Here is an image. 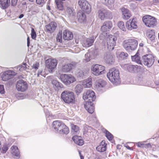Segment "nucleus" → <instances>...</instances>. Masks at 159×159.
<instances>
[{"label":"nucleus","instance_id":"1","mask_svg":"<svg viewBox=\"0 0 159 159\" xmlns=\"http://www.w3.org/2000/svg\"><path fill=\"white\" fill-rule=\"evenodd\" d=\"M120 73L118 70L115 68H111L109 70L107 76L109 80L116 85L120 82Z\"/></svg>","mask_w":159,"mask_h":159},{"label":"nucleus","instance_id":"2","mask_svg":"<svg viewBox=\"0 0 159 159\" xmlns=\"http://www.w3.org/2000/svg\"><path fill=\"white\" fill-rule=\"evenodd\" d=\"M52 125L55 130L59 134H66L69 132L68 128L60 120L53 121Z\"/></svg>","mask_w":159,"mask_h":159},{"label":"nucleus","instance_id":"3","mask_svg":"<svg viewBox=\"0 0 159 159\" xmlns=\"http://www.w3.org/2000/svg\"><path fill=\"white\" fill-rule=\"evenodd\" d=\"M138 43L134 39H130L124 41L123 46L125 49L128 52L135 50L137 48Z\"/></svg>","mask_w":159,"mask_h":159},{"label":"nucleus","instance_id":"4","mask_svg":"<svg viewBox=\"0 0 159 159\" xmlns=\"http://www.w3.org/2000/svg\"><path fill=\"white\" fill-rule=\"evenodd\" d=\"M61 98L65 103L68 104L72 103L75 99L74 93L68 90L63 92L61 94Z\"/></svg>","mask_w":159,"mask_h":159},{"label":"nucleus","instance_id":"5","mask_svg":"<svg viewBox=\"0 0 159 159\" xmlns=\"http://www.w3.org/2000/svg\"><path fill=\"white\" fill-rule=\"evenodd\" d=\"M142 20L145 25L149 27H153L157 25L156 19L154 17L151 16L146 15L144 16Z\"/></svg>","mask_w":159,"mask_h":159},{"label":"nucleus","instance_id":"6","mask_svg":"<svg viewBox=\"0 0 159 159\" xmlns=\"http://www.w3.org/2000/svg\"><path fill=\"white\" fill-rule=\"evenodd\" d=\"M116 40L117 38L116 36L112 35H109L106 39L107 45H104V46L107 47L109 50H112L116 44Z\"/></svg>","mask_w":159,"mask_h":159},{"label":"nucleus","instance_id":"7","mask_svg":"<svg viewBox=\"0 0 159 159\" xmlns=\"http://www.w3.org/2000/svg\"><path fill=\"white\" fill-rule=\"evenodd\" d=\"M154 61V57L152 54H147L142 57L143 62L148 67H151L153 64Z\"/></svg>","mask_w":159,"mask_h":159},{"label":"nucleus","instance_id":"8","mask_svg":"<svg viewBox=\"0 0 159 159\" xmlns=\"http://www.w3.org/2000/svg\"><path fill=\"white\" fill-rule=\"evenodd\" d=\"M83 99L86 102H92L95 100L96 96L95 93L92 90H89L83 93Z\"/></svg>","mask_w":159,"mask_h":159},{"label":"nucleus","instance_id":"9","mask_svg":"<svg viewBox=\"0 0 159 159\" xmlns=\"http://www.w3.org/2000/svg\"><path fill=\"white\" fill-rule=\"evenodd\" d=\"M61 81L66 85L70 84L76 80L75 78L71 75L62 74L60 76Z\"/></svg>","mask_w":159,"mask_h":159},{"label":"nucleus","instance_id":"10","mask_svg":"<svg viewBox=\"0 0 159 159\" xmlns=\"http://www.w3.org/2000/svg\"><path fill=\"white\" fill-rule=\"evenodd\" d=\"M57 64V60L52 58L48 59L45 61L46 66L48 69L49 71L51 72L56 67Z\"/></svg>","mask_w":159,"mask_h":159},{"label":"nucleus","instance_id":"11","mask_svg":"<svg viewBox=\"0 0 159 159\" xmlns=\"http://www.w3.org/2000/svg\"><path fill=\"white\" fill-rule=\"evenodd\" d=\"M93 74L96 76H98L104 74L105 72V67L102 65L96 64L92 67Z\"/></svg>","mask_w":159,"mask_h":159},{"label":"nucleus","instance_id":"12","mask_svg":"<svg viewBox=\"0 0 159 159\" xmlns=\"http://www.w3.org/2000/svg\"><path fill=\"white\" fill-rule=\"evenodd\" d=\"M78 4L80 8L85 12L89 13L91 11L89 4L86 0H79Z\"/></svg>","mask_w":159,"mask_h":159},{"label":"nucleus","instance_id":"13","mask_svg":"<svg viewBox=\"0 0 159 159\" xmlns=\"http://www.w3.org/2000/svg\"><path fill=\"white\" fill-rule=\"evenodd\" d=\"M16 88L18 91L23 92L27 89L28 84L26 81L20 80L17 82Z\"/></svg>","mask_w":159,"mask_h":159},{"label":"nucleus","instance_id":"14","mask_svg":"<svg viewBox=\"0 0 159 159\" xmlns=\"http://www.w3.org/2000/svg\"><path fill=\"white\" fill-rule=\"evenodd\" d=\"M16 73L14 71L8 70L5 71L3 74L2 76V79L4 81H7L12 78L16 75Z\"/></svg>","mask_w":159,"mask_h":159},{"label":"nucleus","instance_id":"15","mask_svg":"<svg viewBox=\"0 0 159 159\" xmlns=\"http://www.w3.org/2000/svg\"><path fill=\"white\" fill-rule=\"evenodd\" d=\"M96 37L92 36L86 38L83 40L82 44L83 47L85 48L89 47L93 45Z\"/></svg>","mask_w":159,"mask_h":159},{"label":"nucleus","instance_id":"16","mask_svg":"<svg viewBox=\"0 0 159 159\" xmlns=\"http://www.w3.org/2000/svg\"><path fill=\"white\" fill-rule=\"evenodd\" d=\"M112 26V24L111 21H108L105 22L101 28V31L104 34H107L106 32L109 31Z\"/></svg>","mask_w":159,"mask_h":159},{"label":"nucleus","instance_id":"17","mask_svg":"<svg viewBox=\"0 0 159 159\" xmlns=\"http://www.w3.org/2000/svg\"><path fill=\"white\" fill-rule=\"evenodd\" d=\"M107 83L105 80L100 79L96 80L95 83V88L98 90H100L105 87Z\"/></svg>","mask_w":159,"mask_h":159},{"label":"nucleus","instance_id":"18","mask_svg":"<svg viewBox=\"0 0 159 159\" xmlns=\"http://www.w3.org/2000/svg\"><path fill=\"white\" fill-rule=\"evenodd\" d=\"M47 31L50 33H53L55 30L57 24L55 22H52L45 26Z\"/></svg>","mask_w":159,"mask_h":159},{"label":"nucleus","instance_id":"19","mask_svg":"<svg viewBox=\"0 0 159 159\" xmlns=\"http://www.w3.org/2000/svg\"><path fill=\"white\" fill-rule=\"evenodd\" d=\"M84 104L85 108L88 112L92 114L94 111V107L92 102H88L87 101L85 102Z\"/></svg>","mask_w":159,"mask_h":159},{"label":"nucleus","instance_id":"20","mask_svg":"<svg viewBox=\"0 0 159 159\" xmlns=\"http://www.w3.org/2000/svg\"><path fill=\"white\" fill-rule=\"evenodd\" d=\"M10 4V0H0V7L2 9H7Z\"/></svg>","mask_w":159,"mask_h":159},{"label":"nucleus","instance_id":"21","mask_svg":"<svg viewBox=\"0 0 159 159\" xmlns=\"http://www.w3.org/2000/svg\"><path fill=\"white\" fill-rule=\"evenodd\" d=\"M63 34V38L65 40H71L73 38L72 33L68 30L64 31Z\"/></svg>","mask_w":159,"mask_h":159},{"label":"nucleus","instance_id":"22","mask_svg":"<svg viewBox=\"0 0 159 159\" xmlns=\"http://www.w3.org/2000/svg\"><path fill=\"white\" fill-rule=\"evenodd\" d=\"M121 11L122 12L123 19L127 20L130 18L131 14L128 9L125 7H123L121 8Z\"/></svg>","mask_w":159,"mask_h":159},{"label":"nucleus","instance_id":"23","mask_svg":"<svg viewBox=\"0 0 159 159\" xmlns=\"http://www.w3.org/2000/svg\"><path fill=\"white\" fill-rule=\"evenodd\" d=\"M72 139L76 144L82 146L84 144L83 140L82 139V138L80 136L75 135L72 137Z\"/></svg>","mask_w":159,"mask_h":159},{"label":"nucleus","instance_id":"24","mask_svg":"<svg viewBox=\"0 0 159 159\" xmlns=\"http://www.w3.org/2000/svg\"><path fill=\"white\" fill-rule=\"evenodd\" d=\"M114 56L111 54H107L104 57V59L107 63L112 64L114 62Z\"/></svg>","mask_w":159,"mask_h":159},{"label":"nucleus","instance_id":"25","mask_svg":"<svg viewBox=\"0 0 159 159\" xmlns=\"http://www.w3.org/2000/svg\"><path fill=\"white\" fill-rule=\"evenodd\" d=\"M107 144L105 142L102 141L99 145L96 148V150L99 152H103L106 151V149Z\"/></svg>","mask_w":159,"mask_h":159},{"label":"nucleus","instance_id":"26","mask_svg":"<svg viewBox=\"0 0 159 159\" xmlns=\"http://www.w3.org/2000/svg\"><path fill=\"white\" fill-rule=\"evenodd\" d=\"M78 20L80 23L84 22L86 19V16L85 14L82 11H79L77 13Z\"/></svg>","mask_w":159,"mask_h":159},{"label":"nucleus","instance_id":"27","mask_svg":"<svg viewBox=\"0 0 159 159\" xmlns=\"http://www.w3.org/2000/svg\"><path fill=\"white\" fill-rule=\"evenodd\" d=\"M29 66L26 64V60H25L22 64L19 65L17 67V69L20 71L25 70L28 71Z\"/></svg>","mask_w":159,"mask_h":159},{"label":"nucleus","instance_id":"28","mask_svg":"<svg viewBox=\"0 0 159 159\" xmlns=\"http://www.w3.org/2000/svg\"><path fill=\"white\" fill-rule=\"evenodd\" d=\"M140 68L139 66L137 65H129L128 66L127 69L130 72H136L138 71V70Z\"/></svg>","mask_w":159,"mask_h":159},{"label":"nucleus","instance_id":"29","mask_svg":"<svg viewBox=\"0 0 159 159\" xmlns=\"http://www.w3.org/2000/svg\"><path fill=\"white\" fill-rule=\"evenodd\" d=\"M52 84L53 85V88L56 91H58L60 88H61L62 84L61 83L59 82L57 80H53L52 81Z\"/></svg>","mask_w":159,"mask_h":159},{"label":"nucleus","instance_id":"30","mask_svg":"<svg viewBox=\"0 0 159 159\" xmlns=\"http://www.w3.org/2000/svg\"><path fill=\"white\" fill-rule=\"evenodd\" d=\"M131 59L132 61L135 62L138 64L142 65L140 57L139 56V54L138 52L134 56H131Z\"/></svg>","mask_w":159,"mask_h":159},{"label":"nucleus","instance_id":"31","mask_svg":"<svg viewBox=\"0 0 159 159\" xmlns=\"http://www.w3.org/2000/svg\"><path fill=\"white\" fill-rule=\"evenodd\" d=\"M73 66V65L70 63L64 65L62 67V71L64 72H68L71 69Z\"/></svg>","mask_w":159,"mask_h":159},{"label":"nucleus","instance_id":"32","mask_svg":"<svg viewBox=\"0 0 159 159\" xmlns=\"http://www.w3.org/2000/svg\"><path fill=\"white\" fill-rule=\"evenodd\" d=\"M102 2L109 9H111L113 7L114 0H102Z\"/></svg>","mask_w":159,"mask_h":159},{"label":"nucleus","instance_id":"33","mask_svg":"<svg viewBox=\"0 0 159 159\" xmlns=\"http://www.w3.org/2000/svg\"><path fill=\"white\" fill-rule=\"evenodd\" d=\"M11 152L13 155L17 157L19 156L20 153L16 146H12L11 148Z\"/></svg>","mask_w":159,"mask_h":159},{"label":"nucleus","instance_id":"34","mask_svg":"<svg viewBox=\"0 0 159 159\" xmlns=\"http://www.w3.org/2000/svg\"><path fill=\"white\" fill-rule=\"evenodd\" d=\"M98 16L101 20H103L107 15L106 10L101 9L98 11Z\"/></svg>","mask_w":159,"mask_h":159},{"label":"nucleus","instance_id":"35","mask_svg":"<svg viewBox=\"0 0 159 159\" xmlns=\"http://www.w3.org/2000/svg\"><path fill=\"white\" fill-rule=\"evenodd\" d=\"M62 1L60 0H55L57 8L60 10H62L63 9V3Z\"/></svg>","mask_w":159,"mask_h":159},{"label":"nucleus","instance_id":"36","mask_svg":"<svg viewBox=\"0 0 159 159\" xmlns=\"http://www.w3.org/2000/svg\"><path fill=\"white\" fill-rule=\"evenodd\" d=\"M72 132L74 134H77L79 133V127L77 125L74 124H71V125Z\"/></svg>","mask_w":159,"mask_h":159},{"label":"nucleus","instance_id":"37","mask_svg":"<svg viewBox=\"0 0 159 159\" xmlns=\"http://www.w3.org/2000/svg\"><path fill=\"white\" fill-rule=\"evenodd\" d=\"M83 88L81 85L78 84L75 88V90L77 95H79L82 91Z\"/></svg>","mask_w":159,"mask_h":159},{"label":"nucleus","instance_id":"38","mask_svg":"<svg viewBox=\"0 0 159 159\" xmlns=\"http://www.w3.org/2000/svg\"><path fill=\"white\" fill-rule=\"evenodd\" d=\"M132 27H130L129 30H132L133 29H135L137 28V23L134 19H133L131 20Z\"/></svg>","mask_w":159,"mask_h":159},{"label":"nucleus","instance_id":"39","mask_svg":"<svg viewBox=\"0 0 159 159\" xmlns=\"http://www.w3.org/2000/svg\"><path fill=\"white\" fill-rule=\"evenodd\" d=\"M86 83L83 85L84 88H90L92 85V82L91 81V79L89 78L85 81Z\"/></svg>","mask_w":159,"mask_h":159},{"label":"nucleus","instance_id":"40","mask_svg":"<svg viewBox=\"0 0 159 159\" xmlns=\"http://www.w3.org/2000/svg\"><path fill=\"white\" fill-rule=\"evenodd\" d=\"M76 75L80 79H83L84 76V74L83 70H79L77 72Z\"/></svg>","mask_w":159,"mask_h":159},{"label":"nucleus","instance_id":"41","mask_svg":"<svg viewBox=\"0 0 159 159\" xmlns=\"http://www.w3.org/2000/svg\"><path fill=\"white\" fill-rule=\"evenodd\" d=\"M118 26L123 31H126V29L124 25V23L123 21L119 22L118 24Z\"/></svg>","mask_w":159,"mask_h":159},{"label":"nucleus","instance_id":"42","mask_svg":"<svg viewBox=\"0 0 159 159\" xmlns=\"http://www.w3.org/2000/svg\"><path fill=\"white\" fill-rule=\"evenodd\" d=\"M105 131L106 137L109 141L112 140L113 138V135L107 130H106Z\"/></svg>","mask_w":159,"mask_h":159},{"label":"nucleus","instance_id":"43","mask_svg":"<svg viewBox=\"0 0 159 159\" xmlns=\"http://www.w3.org/2000/svg\"><path fill=\"white\" fill-rule=\"evenodd\" d=\"M90 60V53H87L85 55V58L84 59V62H88Z\"/></svg>","mask_w":159,"mask_h":159},{"label":"nucleus","instance_id":"44","mask_svg":"<svg viewBox=\"0 0 159 159\" xmlns=\"http://www.w3.org/2000/svg\"><path fill=\"white\" fill-rule=\"evenodd\" d=\"M128 56V54L126 52H121L119 54V57L121 59H125L126 57H127Z\"/></svg>","mask_w":159,"mask_h":159},{"label":"nucleus","instance_id":"45","mask_svg":"<svg viewBox=\"0 0 159 159\" xmlns=\"http://www.w3.org/2000/svg\"><path fill=\"white\" fill-rule=\"evenodd\" d=\"M31 37L32 39H34L36 38V33L34 29L33 28H31Z\"/></svg>","mask_w":159,"mask_h":159},{"label":"nucleus","instance_id":"46","mask_svg":"<svg viewBox=\"0 0 159 159\" xmlns=\"http://www.w3.org/2000/svg\"><path fill=\"white\" fill-rule=\"evenodd\" d=\"M57 41L60 43L62 42L61 33L59 32V33L57 34Z\"/></svg>","mask_w":159,"mask_h":159},{"label":"nucleus","instance_id":"47","mask_svg":"<svg viewBox=\"0 0 159 159\" xmlns=\"http://www.w3.org/2000/svg\"><path fill=\"white\" fill-rule=\"evenodd\" d=\"M36 3L40 7H42L44 4V0H36Z\"/></svg>","mask_w":159,"mask_h":159},{"label":"nucleus","instance_id":"48","mask_svg":"<svg viewBox=\"0 0 159 159\" xmlns=\"http://www.w3.org/2000/svg\"><path fill=\"white\" fill-rule=\"evenodd\" d=\"M126 28L129 30V28H130V27H132V23L131 20H129L126 22Z\"/></svg>","mask_w":159,"mask_h":159},{"label":"nucleus","instance_id":"49","mask_svg":"<svg viewBox=\"0 0 159 159\" xmlns=\"http://www.w3.org/2000/svg\"><path fill=\"white\" fill-rule=\"evenodd\" d=\"M66 12H67L70 16L71 15H73V11L69 7H67L66 9Z\"/></svg>","mask_w":159,"mask_h":159},{"label":"nucleus","instance_id":"50","mask_svg":"<svg viewBox=\"0 0 159 159\" xmlns=\"http://www.w3.org/2000/svg\"><path fill=\"white\" fill-rule=\"evenodd\" d=\"M39 66V63L38 62H36L35 64H33L32 67L33 69H34L35 70H36L38 69Z\"/></svg>","mask_w":159,"mask_h":159},{"label":"nucleus","instance_id":"51","mask_svg":"<svg viewBox=\"0 0 159 159\" xmlns=\"http://www.w3.org/2000/svg\"><path fill=\"white\" fill-rule=\"evenodd\" d=\"M5 91L4 89V86L3 85H0V93L1 94H4Z\"/></svg>","mask_w":159,"mask_h":159},{"label":"nucleus","instance_id":"52","mask_svg":"<svg viewBox=\"0 0 159 159\" xmlns=\"http://www.w3.org/2000/svg\"><path fill=\"white\" fill-rule=\"evenodd\" d=\"M138 84L140 85H145V84L143 80L140 78L138 80Z\"/></svg>","mask_w":159,"mask_h":159},{"label":"nucleus","instance_id":"53","mask_svg":"<svg viewBox=\"0 0 159 159\" xmlns=\"http://www.w3.org/2000/svg\"><path fill=\"white\" fill-rule=\"evenodd\" d=\"M11 5L13 6H15L16 5L18 0H11Z\"/></svg>","mask_w":159,"mask_h":159},{"label":"nucleus","instance_id":"54","mask_svg":"<svg viewBox=\"0 0 159 159\" xmlns=\"http://www.w3.org/2000/svg\"><path fill=\"white\" fill-rule=\"evenodd\" d=\"M137 146L139 148H143L144 145L141 142H139L136 144Z\"/></svg>","mask_w":159,"mask_h":159},{"label":"nucleus","instance_id":"55","mask_svg":"<svg viewBox=\"0 0 159 159\" xmlns=\"http://www.w3.org/2000/svg\"><path fill=\"white\" fill-rule=\"evenodd\" d=\"M155 31L154 30H152L150 31H149L147 32V34H155Z\"/></svg>","mask_w":159,"mask_h":159},{"label":"nucleus","instance_id":"56","mask_svg":"<svg viewBox=\"0 0 159 159\" xmlns=\"http://www.w3.org/2000/svg\"><path fill=\"white\" fill-rule=\"evenodd\" d=\"M43 73L42 70H39L38 72V73L37 74L38 76L39 75H40L42 76H43Z\"/></svg>","mask_w":159,"mask_h":159},{"label":"nucleus","instance_id":"57","mask_svg":"<svg viewBox=\"0 0 159 159\" xmlns=\"http://www.w3.org/2000/svg\"><path fill=\"white\" fill-rule=\"evenodd\" d=\"M155 35L151 37L149 39L152 42H155Z\"/></svg>","mask_w":159,"mask_h":159},{"label":"nucleus","instance_id":"58","mask_svg":"<svg viewBox=\"0 0 159 159\" xmlns=\"http://www.w3.org/2000/svg\"><path fill=\"white\" fill-rule=\"evenodd\" d=\"M151 147V144L149 143H147L144 145V147L148 148Z\"/></svg>","mask_w":159,"mask_h":159},{"label":"nucleus","instance_id":"59","mask_svg":"<svg viewBox=\"0 0 159 159\" xmlns=\"http://www.w3.org/2000/svg\"><path fill=\"white\" fill-rule=\"evenodd\" d=\"M30 38L29 37H27V46L28 47H29L30 46Z\"/></svg>","mask_w":159,"mask_h":159},{"label":"nucleus","instance_id":"60","mask_svg":"<svg viewBox=\"0 0 159 159\" xmlns=\"http://www.w3.org/2000/svg\"><path fill=\"white\" fill-rule=\"evenodd\" d=\"M147 35H148V37L149 39V38H150L151 37H152V36L155 35V34H147Z\"/></svg>","mask_w":159,"mask_h":159},{"label":"nucleus","instance_id":"61","mask_svg":"<svg viewBox=\"0 0 159 159\" xmlns=\"http://www.w3.org/2000/svg\"><path fill=\"white\" fill-rule=\"evenodd\" d=\"M154 3H157L159 2V0H153Z\"/></svg>","mask_w":159,"mask_h":159},{"label":"nucleus","instance_id":"62","mask_svg":"<svg viewBox=\"0 0 159 159\" xmlns=\"http://www.w3.org/2000/svg\"><path fill=\"white\" fill-rule=\"evenodd\" d=\"M24 16V15L23 14H20L19 16V18H21L22 17H23Z\"/></svg>","mask_w":159,"mask_h":159},{"label":"nucleus","instance_id":"63","mask_svg":"<svg viewBox=\"0 0 159 159\" xmlns=\"http://www.w3.org/2000/svg\"><path fill=\"white\" fill-rule=\"evenodd\" d=\"M126 148L128 149L131 150V148L129 146H125Z\"/></svg>","mask_w":159,"mask_h":159},{"label":"nucleus","instance_id":"64","mask_svg":"<svg viewBox=\"0 0 159 159\" xmlns=\"http://www.w3.org/2000/svg\"><path fill=\"white\" fill-rule=\"evenodd\" d=\"M144 45V44L142 43H141L139 44L140 47H143Z\"/></svg>","mask_w":159,"mask_h":159}]
</instances>
